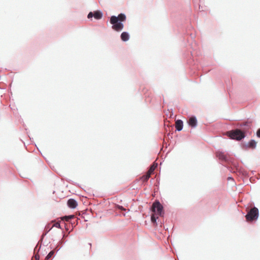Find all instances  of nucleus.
<instances>
[{"instance_id": "1", "label": "nucleus", "mask_w": 260, "mask_h": 260, "mask_svg": "<svg viewBox=\"0 0 260 260\" xmlns=\"http://www.w3.org/2000/svg\"><path fill=\"white\" fill-rule=\"evenodd\" d=\"M126 20V16L123 14H120L117 17L115 16H112L110 18V23L113 25L112 28L115 31H120L124 27L122 22Z\"/></svg>"}, {"instance_id": "2", "label": "nucleus", "mask_w": 260, "mask_h": 260, "mask_svg": "<svg viewBox=\"0 0 260 260\" xmlns=\"http://www.w3.org/2000/svg\"><path fill=\"white\" fill-rule=\"evenodd\" d=\"M227 134L231 139L237 140H240L245 137L244 132L238 129L228 132Z\"/></svg>"}, {"instance_id": "3", "label": "nucleus", "mask_w": 260, "mask_h": 260, "mask_svg": "<svg viewBox=\"0 0 260 260\" xmlns=\"http://www.w3.org/2000/svg\"><path fill=\"white\" fill-rule=\"evenodd\" d=\"M258 216V210L256 207L252 208L246 215V219L247 221L255 220Z\"/></svg>"}, {"instance_id": "4", "label": "nucleus", "mask_w": 260, "mask_h": 260, "mask_svg": "<svg viewBox=\"0 0 260 260\" xmlns=\"http://www.w3.org/2000/svg\"><path fill=\"white\" fill-rule=\"evenodd\" d=\"M163 207L159 202H155L152 207L153 212L156 215L161 216L163 213Z\"/></svg>"}, {"instance_id": "5", "label": "nucleus", "mask_w": 260, "mask_h": 260, "mask_svg": "<svg viewBox=\"0 0 260 260\" xmlns=\"http://www.w3.org/2000/svg\"><path fill=\"white\" fill-rule=\"evenodd\" d=\"M94 17L95 19H100L102 18L103 16L102 13L99 11H94L93 13L92 12H90L87 16L88 18H91L92 17Z\"/></svg>"}, {"instance_id": "6", "label": "nucleus", "mask_w": 260, "mask_h": 260, "mask_svg": "<svg viewBox=\"0 0 260 260\" xmlns=\"http://www.w3.org/2000/svg\"><path fill=\"white\" fill-rule=\"evenodd\" d=\"M77 205V202L73 199H70L68 201V205L71 208L74 209L76 208Z\"/></svg>"}, {"instance_id": "7", "label": "nucleus", "mask_w": 260, "mask_h": 260, "mask_svg": "<svg viewBox=\"0 0 260 260\" xmlns=\"http://www.w3.org/2000/svg\"><path fill=\"white\" fill-rule=\"evenodd\" d=\"M197 120L194 117H191L188 120V124L191 127H195L197 125Z\"/></svg>"}, {"instance_id": "8", "label": "nucleus", "mask_w": 260, "mask_h": 260, "mask_svg": "<svg viewBox=\"0 0 260 260\" xmlns=\"http://www.w3.org/2000/svg\"><path fill=\"white\" fill-rule=\"evenodd\" d=\"M216 156L221 160H225L226 159V156L224 154V152L221 151H217L216 152Z\"/></svg>"}, {"instance_id": "9", "label": "nucleus", "mask_w": 260, "mask_h": 260, "mask_svg": "<svg viewBox=\"0 0 260 260\" xmlns=\"http://www.w3.org/2000/svg\"><path fill=\"white\" fill-rule=\"evenodd\" d=\"M176 128L180 131L183 127V122L181 120H177L175 122Z\"/></svg>"}, {"instance_id": "10", "label": "nucleus", "mask_w": 260, "mask_h": 260, "mask_svg": "<svg viewBox=\"0 0 260 260\" xmlns=\"http://www.w3.org/2000/svg\"><path fill=\"white\" fill-rule=\"evenodd\" d=\"M121 40L123 41H127V40H128L129 38V36L128 35V34L126 32H123L121 34Z\"/></svg>"}, {"instance_id": "11", "label": "nucleus", "mask_w": 260, "mask_h": 260, "mask_svg": "<svg viewBox=\"0 0 260 260\" xmlns=\"http://www.w3.org/2000/svg\"><path fill=\"white\" fill-rule=\"evenodd\" d=\"M157 164H153L150 166L149 170L147 172V173H148L149 175L151 176V175L153 173V171L155 170Z\"/></svg>"}, {"instance_id": "12", "label": "nucleus", "mask_w": 260, "mask_h": 260, "mask_svg": "<svg viewBox=\"0 0 260 260\" xmlns=\"http://www.w3.org/2000/svg\"><path fill=\"white\" fill-rule=\"evenodd\" d=\"M257 142L253 140H251L248 143V147L250 148L254 149L256 147Z\"/></svg>"}, {"instance_id": "13", "label": "nucleus", "mask_w": 260, "mask_h": 260, "mask_svg": "<svg viewBox=\"0 0 260 260\" xmlns=\"http://www.w3.org/2000/svg\"><path fill=\"white\" fill-rule=\"evenodd\" d=\"M150 177V175H149L148 173H146L145 175L141 177V180L143 182H147Z\"/></svg>"}, {"instance_id": "14", "label": "nucleus", "mask_w": 260, "mask_h": 260, "mask_svg": "<svg viewBox=\"0 0 260 260\" xmlns=\"http://www.w3.org/2000/svg\"><path fill=\"white\" fill-rule=\"evenodd\" d=\"M75 218L74 215H70V216H66L62 217L61 219L63 220H66L67 221H69L70 219Z\"/></svg>"}, {"instance_id": "15", "label": "nucleus", "mask_w": 260, "mask_h": 260, "mask_svg": "<svg viewBox=\"0 0 260 260\" xmlns=\"http://www.w3.org/2000/svg\"><path fill=\"white\" fill-rule=\"evenodd\" d=\"M54 252L53 250L50 251L45 258V260H48L54 254Z\"/></svg>"}, {"instance_id": "16", "label": "nucleus", "mask_w": 260, "mask_h": 260, "mask_svg": "<svg viewBox=\"0 0 260 260\" xmlns=\"http://www.w3.org/2000/svg\"><path fill=\"white\" fill-rule=\"evenodd\" d=\"M156 214H153L151 215V221L152 222H153V223H155L156 222V218H158L157 216H155Z\"/></svg>"}, {"instance_id": "17", "label": "nucleus", "mask_w": 260, "mask_h": 260, "mask_svg": "<svg viewBox=\"0 0 260 260\" xmlns=\"http://www.w3.org/2000/svg\"><path fill=\"white\" fill-rule=\"evenodd\" d=\"M40 256L38 254H36L34 256L32 257V260H39Z\"/></svg>"}, {"instance_id": "18", "label": "nucleus", "mask_w": 260, "mask_h": 260, "mask_svg": "<svg viewBox=\"0 0 260 260\" xmlns=\"http://www.w3.org/2000/svg\"><path fill=\"white\" fill-rule=\"evenodd\" d=\"M53 226H55L56 228H60V223L58 222H55L52 226V228Z\"/></svg>"}, {"instance_id": "19", "label": "nucleus", "mask_w": 260, "mask_h": 260, "mask_svg": "<svg viewBox=\"0 0 260 260\" xmlns=\"http://www.w3.org/2000/svg\"><path fill=\"white\" fill-rule=\"evenodd\" d=\"M117 208L120 210H125V209L122 206H119V205H118L117 206Z\"/></svg>"}, {"instance_id": "20", "label": "nucleus", "mask_w": 260, "mask_h": 260, "mask_svg": "<svg viewBox=\"0 0 260 260\" xmlns=\"http://www.w3.org/2000/svg\"><path fill=\"white\" fill-rule=\"evenodd\" d=\"M256 135L258 137L260 138V128H259L257 132H256Z\"/></svg>"}, {"instance_id": "21", "label": "nucleus", "mask_w": 260, "mask_h": 260, "mask_svg": "<svg viewBox=\"0 0 260 260\" xmlns=\"http://www.w3.org/2000/svg\"><path fill=\"white\" fill-rule=\"evenodd\" d=\"M228 179L231 180V179H232V178L231 177H229V178H228Z\"/></svg>"}]
</instances>
